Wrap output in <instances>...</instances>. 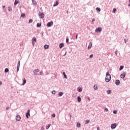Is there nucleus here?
Masks as SVG:
<instances>
[{
  "label": "nucleus",
  "mask_w": 130,
  "mask_h": 130,
  "mask_svg": "<svg viewBox=\"0 0 130 130\" xmlns=\"http://www.w3.org/2000/svg\"><path fill=\"white\" fill-rule=\"evenodd\" d=\"M110 80H111V76L109 74V72L106 73L105 81L107 82H110Z\"/></svg>",
  "instance_id": "1"
},
{
  "label": "nucleus",
  "mask_w": 130,
  "mask_h": 130,
  "mask_svg": "<svg viewBox=\"0 0 130 130\" xmlns=\"http://www.w3.org/2000/svg\"><path fill=\"white\" fill-rule=\"evenodd\" d=\"M52 25H53V21L49 22L47 24V26L48 27H51V26H52Z\"/></svg>",
  "instance_id": "2"
},
{
  "label": "nucleus",
  "mask_w": 130,
  "mask_h": 130,
  "mask_svg": "<svg viewBox=\"0 0 130 130\" xmlns=\"http://www.w3.org/2000/svg\"><path fill=\"white\" fill-rule=\"evenodd\" d=\"M39 16L40 17H41L42 19L44 18V13L42 12H39Z\"/></svg>",
  "instance_id": "3"
},
{
  "label": "nucleus",
  "mask_w": 130,
  "mask_h": 130,
  "mask_svg": "<svg viewBox=\"0 0 130 130\" xmlns=\"http://www.w3.org/2000/svg\"><path fill=\"white\" fill-rule=\"evenodd\" d=\"M111 127L112 129H114L116 127V123L112 124L111 125Z\"/></svg>",
  "instance_id": "4"
},
{
  "label": "nucleus",
  "mask_w": 130,
  "mask_h": 130,
  "mask_svg": "<svg viewBox=\"0 0 130 130\" xmlns=\"http://www.w3.org/2000/svg\"><path fill=\"white\" fill-rule=\"evenodd\" d=\"M29 116H30V110H28L26 114V117L27 118H29Z\"/></svg>",
  "instance_id": "5"
},
{
  "label": "nucleus",
  "mask_w": 130,
  "mask_h": 130,
  "mask_svg": "<svg viewBox=\"0 0 130 130\" xmlns=\"http://www.w3.org/2000/svg\"><path fill=\"white\" fill-rule=\"evenodd\" d=\"M16 119L17 120V121H20L21 120V116L17 115L16 117Z\"/></svg>",
  "instance_id": "6"
},
{
  "label": "nucleus",
  "mask_w": 130,
  "mask_h": 130,
  "mask_svg": "<svg viewBox=\"0 0 130 130\" xmlns=\"http://www.w3.org/2000/svg\"><path fill=\"white\" fill-rule=\"evenodd\" d=\"M102 31V28L101 27H99L95 29V32H101Z\"/></svg>",
  "instance_id": "7"
},
{
  "label": "nucleus",
  "mask_w": 130,
  "mask_h": 130,
  "mask_svg": "<svg viewBox=\"0 0 130 130\" xmlns=\"http://www.w3.org/2000/svg\"><path fill=\"white\" fill-rule=\"evenodd\" d=\"M32 45L34 46V45L35 44V43H34V41H35V42H36V41H37L36 38L34 37V38H32Z\"/></svg>",
  "instance_id": "8"
},
{
  "label": "nucleus",
  "mask_w": 130,
  "mask_h": 130,
  "mask_svg": "<svg viewBox=\"0 0 130 130\" xmlns=\"http://www.w3.org/2000/svg\"><path fill=\"white\" fill-rule=\"evenodd\" d=\"M38 73H39V69H37L34 71V75H37Z\"/></svg>",
  "instance_id": "9"
},
{
  "label": "nucleus",
  "mask_w": 130,
  "mask_h": 130,
  "mask_svg": "<svg viewBox=\"0 0 130 130\" xmlns=\"http://www.w3.org/2000/svg\"><path fill=\"white\" fill-rule=\"evenodd\" d=\"M120 77L121 79H124L125 78V73H123L121 75Z\"/></svg>",
  "instance_id": "10"
},
{
  "label": "nucleus",
  "mask_w": 130,
  "mask_h": 130,
  "mask_svg": "<svg viewBox=\"0 0 130 130\" xmlns=\"http://www.w3.org/2000/svg\"><path fill=\"white\" fill-rule=\"evenodd\" d=\"M115 84H116V85L118 86V85H119L120 84V81H119V80H116Z\"/></svg>",
  "instance_id": "11"
},
{
  "label": "nucleus",
  "mask_w": 130,
  "mask_h": 130,
  "mask_svg": "<svg viewBox=\"0 0 130 130\" xmlns=\"http://www.w3.org/2000/svg\"><path fill=\"white\" fill-rule=\"evenodd\" d=\"M92 47V42H90L88 47V49H91Z\"/></svg>",
  "instance_id": "12"
},
{
  "label": "nucleus",
  "mask_w": 130,
  "mask_h": 130,
  "mask_svg": "<svg viewBox=\"0 0 130 130\" xmlns=\"http://www.w3.org/2000/svg\"><path fill=\"white\" fill-rule=\"evenodd\" d=\"M44 48L45 49H48V48H49V46L48 45H45Z\"/></svg>",
  "instance_id": "13"
},
{
  "label": "nucleus",
  "mask_w": 130,
  "mask_h": 130,
  "mask_svg": "<svg viewBox=\"0 0 130 130\" xmlns=\"http://www.w3.org/2000/svg\"><path fill=\"white\" fill-rule=\"evenodd\" d=\"M64 46V44H63V43H60L59 44L60 48H62V47H63Z\"/></svg>",
  "instance_id": "14"
},
{
  "label": "nucleus",
  "mask_w": 130,
  "mask_h": 130,
  "mask_svg": "<svg viewBox=\"0 0 130 130\" xmlns=\"http://www.w3.org/2000/svg\"><path fill=\"white\" fill-rule=\"evenodd\" d=\"M19 3V0H15L14 2V5L16 6V5H18Z\"/></svg>",
  "instance_id": "15"
},
{
  "label": "nucleus",
  "mask_w": 130,
  "mask_h": 130,
  "mask_svg": "<svg viewBox=\"0 0 130 130\" xmlns=\"http://www.w3.org/2000/svg\"><path fill=\"white\" fill-rule=\"evenodd\" d=\"M77 99H78V102H81V101H82V99L80 96H78Z\"/></svg>",
  "instance_id": "16"
},
{
  "label": "nucleus",
  "mask_w": 130,
  "mask_h": 130,
  "mask_svg": "<svg viewBox=\"0 0 130 130\" xmlns=\"http://www.w3.org/2000/svg\"><path fill=\"white\" fill-rule=\"evenodd\" d=\"M56 6H58V1L56 2L55 4H54L53 7H56Z\"/></svg>",
  "instance_id": "17"
},
{
  "label": "nucleus",
  "mask_w": 130,
  "mask_h": 130,
  "mask_svg": "<svg viewBox=\"0 0 130 130\" xmlns=\"http://www.w3.org/2000/svg\"><path fill=\"white\" fill-rule=\"evenodd\" d=\"M37 27H41V23H38L37 24Z\"/></svg>",
  "instance_id": "18"
},
{
  "label": "nucleus",
  "mask_w": 130,
  "mask_h": 130,
  "mask_svg": "<svg viewBox=\"0 0 130 130\" xmlns=\"http://www.w3.org/2000/svg\"><path fill=\"white\" fill-rule=\"evenodd\" d=\"M26 79L24 78V79H23V84H22V85H24L25 84H26Z\"/></svg>",
  "instance_id": "19"
},
{
  "label": "nucleus",
  "mask_w": 130,
  "mask_h": 130,
  "mask_svg": "<svg viewBox=\"0 0 130 130\" xmlns=\"http://www.w3.org/2000/svg\"><path fill=\"white\" fill-rule=\"evenodd\" d=\"M77 127H81V124L79 122L77 123Z\"/></svg>",
  "instance_id": "20"
},
{
  "label": "nucleus",
  "mask_w": 130,
  "mask_h": 130,
  "mask_svg": "<svg viewBox=\"0 0 130 130\" xmlns=\"http://www.w3.org/2000/svg\"><path fill=\"white\" fill-rule=\"evenodd\" d=\"M78 92H82V88L78 87Z\"/></svg>",
  "instance_id": "21"
},
{
  "label": "nucleus",
  "mask_w": 130,
  "mask_h": 130,
  "mask_svg": "<svg viewBox=\"0 0 130 130\" xmlns=\"http://www.w3.org/2000/svg\"><path fill=\"white\" fill-rule=\"evenodd\" d=\"M21 16L22 17V18H25V17H26V16L25 15V13H22Z\"/></svg>",
  "instance_id": "22"
},
{
  "label": "nucleus",
  "mask_w": 130,
  "mask_h": 130,
  "mask_svg": "<svg viewBox=\"0 0 130 130\" xmlns=\"http://www.w3.org/2000/svg\"><path fill=\"white\" fill-rule=\"evenodd\" d=\"M51 125V124H49L48 125V126L46 127V129H48V128H49L50 127Z\"/></svg>",
  "instance_id": "23"
},
{
  "label": "nucleus",
  "mask_w": 130,
  "mask_h": 130,
  "mask_svg": "<svg viewBox=\"0 0 130 130\" xmlns=\"http://www.w3.org/2000/svg\"><path fill=\"white\" fill-rule=\"evenodd\" d=\"M89 122H90V120H85V123H86V124L89 123Z\"/></svg>",
  "instance_id": "24"
},
{
  "label": "nucleus",
  "mask_w": 130,
  "mask_h": 130,
  "mask_svg": "<svg viewBox=\"0 0 130 130\" xmlns=\"http://www.w3.org/2000/svg\"><path fill=\"white\" fill-rule=\"evenodd\" d=\"M32 4L33 5H36V4H37V3L36 2V1H34V0H32Z\"/></svg>",
  "instance_id": "25"
},
{
  "label": "nucleus",
  "mask_w": 130,
  "mask_h": 130,
  "mask_svg": "<svg viewBox=\"0 0 130 130\" xmlns=\"http://www.w3.org/2000/svg\"><path fill=\"white\" fill-rule=\"evenodd\" d=\"M5 73H9V69L8 68L5 69Z\"/></svg>",
  "instance_id": "26"
},
{
  "label": "nucleus",
  "mask_w": 130,
  "mask_h": 130,
  "mask_svg": "<svg viewBox=\"0 0 130 130\" xmlns=\"http://www.w3.org/2000/svg\"><path fill=\"white\" fill-rule=\"evenodd\" d=\"M93 88H94V90H97V89H98V87L97 86V85H94L93 86Z\"/></svg>",
  "instance_id": "27"
},
{
  "label": "nucleus",
  "mask_w": 130,
  "mask_h": 130,
  "mask_svg": "<svg viewBox=\"0 0 130 130\" xmlns=\"http://www.w3.org/2000/svg\"><path fill=\"white\" fill-rule=\"evenodd\" d=\"M96 11H98V12H100L101 11V9H100L99 8H96Z\"/></svg>",
  "instance_id": "28"
},
{
  "label": "nucleus",
  "mask_w": 130,
  "mask_h": 130,
  "mask_svg": "<svg viewBox=\"0 0 130 130\" xmlns=\"http://www.w3.org/2000/svg\"><path fill=\"white\" fill-rule=\"evenodd\" d=\"M59 95L60 96H61L62 95H63V93L62 92H59Z\"/></svg>",
  "instance_id": "29"
},
{
  "label": "nucleus",
  "mask_w": 130,
  "mask_h": 130,
  "mask_svg": "<svg viewBox=\"0 0 130 130\" xmlns=\"http://www.w3.org/2000/svg\"><path fill=\"white\" fill-rule=\"evenodd\" d=\"M8 11H9L10 12L12 11L11 7H8Z\"/></svg>",
  "instance_id": "30"
},
{
  "label": "nucleus",
  "mask_w": 130,
  "mask_h": 130,
  "mask_svg": "<svg viewBox=\"0 0 130 130\" xmlns=\"http://www.w3.org/2000/svg\"><path fill=\"white\" fill-rule=\"evenodd\" d=\"M107 94H110V93H111V90H107Z\"/></svg>",
  "instance_id": "31"
},
{
  "label": "nucleus",
  "mask_w": 130,
  "mask_h": 130,
  "mask_svg": "<svg viewBox=\"0 0 130 130\" xmlns=\"http://www.w3.org/2000/svg\"><path fill=\"white\" fill-rule=\"evenodd\" d=\"M116 11H117L116 9H115V8L113 9V13H114V14H115Z\"/></svg>",
  "instance_id": "32"
},
{
  "label": "nucleus",
  "mask_w": 130,
  "mask_h": 130,
  "mask_svg": "<svg viewBox=\"0 0 130 130\" xmlns=\"http://www.w3.org/2000/svg\"><path fill=\"white\" fill-rule=\"evenodd\" d=\"M63 75H64L65 79H67V75H66V73L63 72Z\"/></svg>",
  "instance_id": "33"
},
{
  "label": "nucleus",
  "mask_w": 130,
  "mask_h": 130,
  "mask_svg": "<svg viewBox=\"0 0 130 130\" xmlns=\"http://www.w3.org/2000/svg\"><path fill=\"white\" fill-rule=\"evenodd\" d=\"M123 69V66H120L119 69L120 71H121Z\"/></svg>",
  "instance_id": "34"
},
{
  "label": "nucleus",
  "mask_w": 130,
  "mask_h": 130,
  "mask_svg": "<svg viewBox=\"0 0 130 130\" xmlns=\"http://www.w3.org/2000/svg\"><path fill=\"white\" fill-rule=\"evenodd\" d=\"M32 22H33V20H32V19H30V20H29V24L31 23H32Z\"/></svg>",
  "instance_id": "35"
},
{
  "label": "nucleus",
  "mask_w": 130,
  "mask_h": 130,
  "mask_svg": "<svg viewBox=\"0 0 130 130\" xmlns=\"http://www.w3.org/2000/svg\"><path fill=\"white\" fill-rule=\"evenodd\" d=\"M17 72H19V70H20V66H17Z\"/></svg>",
  "instance_id": "36"
},
{
  "label": "nucleus",
  "mask_w": 130,
  "mask_h": 130,
  "mask_svg": "<svg viewBox=\"0 0 130 130\" xmlns=\"http://www.w3.org/2000/svg\"><path fill=\"white\" fill-rule=\"evenodd\" d=\"M113 113H114V114H116V113H117V111L114 110V111H113Z\"/></svg>",
  "instance_id": "37"
},
{
  "label": "nucleus",
  "mask_w": 130,
  "mask_h": 130,
  "mask_svg": "<svg viewBox=\"0 0 130 130\" xmlns=\"http://www.w3.org/2000/svg\"><path fill=\"white\" fill-rule=\"evenodd\" d=\"M93 54H91L90 56H89V58H92V57H93Z\"/></svg>",
  "instance_id": "38"
},
{
  "label": "nucleus",
  "mask_w": 130,
  "mask_h": 130,
  "mask_svg": "<svg viewBox=\"0 0 130 130\" xmlns=\"http://www.w3.org/2000/svg\"><path fill=\"white\" fill-rule=\"evenodd\" d=\"M52 93H53L54 95L55 94V90L52 91Z\"/></svg>",
  "instance_id": "39"
},
{
  "label": "nucleus",
  "mask_w": 130,
  "mask_h": 130,
  "mask_svg": "<svg viewBox=\"0 0 130 130\" xmlns=\"http://www.w3.org/2000/svg\"><path fill=\"white\" fill-rule=\"evenodd\" d=\"M17 67H20V61H18Z\"/></svg>",
  "instance_id": "40"
},
{
  "label": "nucleus",
  "mask_w": 130,
  "mask_h": 130,
  "mask_svg": "<svg viewBox=\"0 0 130 130\" xmlns=\"http://www.w3.org/2000/svg\"><path fill=\"white\" fill-rule=\"evenodd\" d=\"M52 117H55V114H53L52 115Z\"/></svg>",
  "instance_id": "41"
},
{
  "label": "nucleus",
  "mask_w": 130,
  "mask_h": 130,
  "mask_svg": "<svg viewBox=\"0 0 130 130\" xmlns=\"http://www.w3.org/2000/svg\"><path fill=\"white\" fill-rule=\"evenodd\" d=\"M66 42L67 43L69 42V38L66 39Z\"/></svg>",
  "instance_id": "42"
},
{
  "label": "nucleus",
  "mask_w": 130,
  "mask_h": 130,
  "mask_svg": "<svg viewBox=\"0 0 130 130\" xmlns=\"http://www.w3.org/2000/svg\"><path fill=\"white\" fill-rule=\"evenodd\" d=\"M43 72L41 71V72H40V75H43Z\"/></svg>",
  "instance_id": "43"
},
{
  "label": "nucleus",
  "mask_w": 130,
  "mask_h": 130,
  "mask_svg": "<svg viewBox=\"0 0 130 130\" xmlns=\"http://www.w3.org/2000/svg\"><path fill=\"white\" fill-rule=\"evenodd\" d=\"M105 111H108V109L106 108V109H105Z\"/></svg>",
  "instance_id": "44"
},
{
  "label": "nucleus",
  "mask_w": 130,
  "mask_h": 130,
  "mask_svg": "<svg viewBox=\"0 0 130 130\" xmlns=\"http://www.w3.org/2000/svg\"><path fill=\"white\" fill-rule=\"evenodd\" d=\"M41 130H44V127H41Z\"/></svg>",
  "instance_id": "45"
},
{
  "label": "nucleus",
  "mask_w": 130,
  "mask_h": 130,
  "mask_svg": "<svg viewBox=\"0 0 130 130\" xmlns=\"http://www.w3.org/2000/svg\"><path fill=\"white\" fill-rule=\"evenodd\" d=\"M92 22H95V19L93 18L92 20Z\"/></svg>",
  "instance_id": "46"
},
{
  "label": "nucleus",
  "mask_w": 130,
  "mask_h": 130,
  "mask_svg": "<svg viewBox=\"0 0 130 130\" xmlns=\"http://www.w3.org/2000/svg\"><path fill=\"white\" fill-rule=\"evenodd\" d=\"M76 39H78V34L76 35Z\"/></svg>",
  "instance_id": "47"
},
{
  "label": "nucleus",
  "mask_w": 130,
  "mask_h": 130,
  "mask_svg": "<svg viewBox=\"0 0 130 130\" xmlns=\"http://www.w3.org/2000/svg\"><path fill=\"white\" fill-rule=\"evenodd\" d=\"M2 84H3V82H2V81H0V86H1V85H2Z\"/></svg>",
  "instance_id": "48"
},
{
  "label": "nucleus",
  "mask_w": 130,
  "mask_h": 130,
  "mask_svg": "<svg viewBox=\"0 0 130 130\" xmlns=\"http://www.w3.org/2000/svg\"><path fill=\"white\" fill-rule=\"evenodd\" d=\"M3 9H5L6 8V6H3Z\"/></svg>",
  "instance_id": "49"
},
{
  "label": "nucleus",
  "mask_w": 130,
  "mask_h": 130,
  "mask_svg": "<svg viewBox=\"0 0 130 130\" xmlns=\"http://www.w3.org/2000/svg\"><path fill=\"white\" fill-rule=\"evenodd\" d=\"M97 130H100V128H99V127H98L97 128Z\"/></svg>",
  "instance_id": "50"
},
{
  "label": "nucleus",
  "mask_w": 130,
  "mask_h": 130,
  "mask_svg": "<svg viewBox=\"0 0 130 130\" xmlns=\"http://www.w3.org/2000/svg\"><path fill=\"white\" fill-rule=\"evenodd\" d=\"M115 54H117V51H115Z\"/></svg>",
  "instance_id": "51"
},
{
  "label": "nucleus",
  "mask_w": 130,
  "mask_h": 130,
  "mask_svg": "<svg viewBox=\"0 0 130 130\" xmlns=\"http://www.w3.org/2000/svg\"><path fill=\"white\" fill-rule=\"evenodd\" d=\"M88 99L89 101H90V98H88Z\"/></svg>",
  "instance_id": "52"
},
{
  "label": "nucleus",
  "mask_w": 130,
  "mask_h": 130,
  "mask_svg": "<svg viewBox=\"0 0 130 130\" xmlns=\"http://www.w3.org/2000/svg\"><path fill=\"white\" fill-rule=\"evenodd\" d=\"M128 7H130V4H128Z\"/></svg>",
  "instance_id": "53"
},
{
  "label": "nucleus",
  "mask_w": 130,
  "mask_h": 130,
  "mask_svg": "<svg viewBox=\"0 0 130 130\" xmlns=\"http://www.w3.org/2000/svg\"><path fill=\"white\" fill-rule=\"evenodd\" d=\"M126 43V41H125V43Z\"/></svg>",
  "instance_id": "54"
},
{
  "label": "nucleus",
  "mask_w": 130,
  "mask_h": 130,
  "mask_svg": "<svg viewBox=\"0 0 130 130\" xmlns=\"http://www.w3.org/2000/svg\"><path fill=\"white\" fill-rule=\"evenodd\" d=\"M129 3H130V0H129Z\"/></svg>",
  "instance_id": "55"
}]
</instances>
